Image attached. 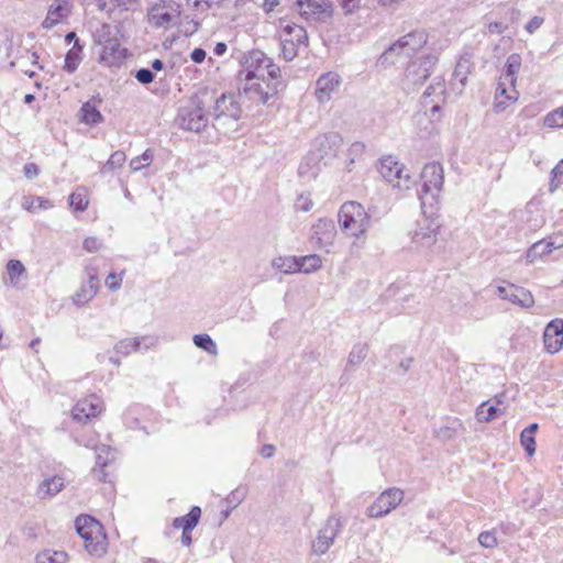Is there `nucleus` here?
<instances>
[{"mask_svg":"<svg viewBox=\"0 0 563 563\" xmlns=\"http://www.w3.org/2000/svg\"><path fill=\"white\" fill-rule=\"evenodd\" d=\"M101 100H89L85 102L78 113L79 120L87 125H96L103 121V115L98 109Z\"/></svg>","mask_w":563,"mask_h":563,"instance_id":"27","label":"nucleus"},{"mask_svg":"<svg viewBox=\"0 0 563 563\" xmlns=\"http://www.w3.org/2000/svg\"><path fill=\"white\" fill-rule=\"evenodd\" d=\"M126 56V49L121 46L118 37H108L99 52V62L108 67L120 65Z\"/></svg>","mask_w":563,"mask_h":563,"instance_id":"19","label":"nucleus"},{"mask_svg":"<svg viewBox=\"0 0 563 563\" xmlns=\"http://www.w3.org/2000/svg\"><path fill=\"white\" fill-rule=\"evenodd\" d=\"M368 347L366 344H356L353 346L347 356V366H358L367 356Z\"/></svg>","mask_w":563,"mask_h":563,"instance_id":"42","label":"nucleus"},{"mask_svg":"<svg viewBox=\"0 0 563 563\" xmlns=\"http://www.w3.org/2000/svg\"><path fill=\"white\" fill-rule=\"evenodd\" d=\"M438 62L435 55H421L411 62L406 70V78L413 85L423 82L433 71Z\"/></svg>","mask_w":563,"mask_h":563,"instance_id":"14","label":"nucleus"},{"mask_svg":"<svg viewBox=\"0 0 563 563\" xmlns=\"http://www.w3.org/2000/svg\"><path fill=\"white\" fill-rule=\"evenodd\" d=\"M75 527L84 541L85 549L96 556H101L107 550V538L102 526L91 516H79Z\"/></svg>","mask_w":563,"mask_h":563,"instance_id":"4","label":"nucleus"},{"mask_svg":"<svg viewBox=\"0 0 563 563\" xmlns=\"http://www.w3.org/2000/svg\"><path fill=\"white\" fill-rule=\"evenodd\" d=\"M66 479L63 475L45 477L37 486V496L53 497L65 487Z\"/></svg>","mask_w":563,"mask_h":563,"instance_id":"28","label":"nucleus"},{"mask_svg":"<svg viewBox=\"0 0 563 563\" xmlns=\"http://www.w3.org/2000/svg\"><path fill=\"white\" fill-rule=\"evenodd\" d=\"M123 274H124V272H122L120 274L110 273L107 276L106 280H104L106 286L110 290H118V289H120L121 285H122V280H123Z\"/></svg>","mask_w":563,"mask_h":563,"instance_id":"51","label":"nucleus"},{"mask_svg":"<svg viewBox=\"0 0 563 563\" xmlns=\"http://www.w3.org/2000/svg\"><path fill=\"white\" fill-rule=\"evenodd\" d=\"M135 78L141 82V84H150L153 81L154 79V75L153 73L147 69V68H142L140 70L136 71V75H135Z\"/></svg>","mask_w":563,"mask_h":563,"instance_id":"54","label":"nucleus"},{"mask_svg":"<svg viewBox=\"0 0 563 563\" xmlns=\"http://www.w3.org/2000/svg\"><path fill=\"white\" fill-rule=\"evenodd\" d=\"M312 206H313V202L310 199V197L307 195H300L296 201L297 209L305 211V212L309 211L312 208Z\"/></svg>","mask_w":563,"mask_h":563,"instance_id":"52","label":"nucleus"},{"mask_svg":"<svg viewBox=\"0 0 563 563\" xmlns=\"http://www.w3.org/2000/svg\"><path fill=\"white\" fill-rule=\"evenodd\" d=\"M199 30V22L189 20L187 16L178 23V32L180 35H194Z\"/></svg>","mask_w":563,"mask_h":563,"instance_id":"49","label":"nucleus"},{"mask_svg":"<svg viewBox=\"0 0 563 563\" xmlns=\"http://www.w3.org/2000/svg\"><path fill=\"white\" fill-rule=\"evenodd\" d=\"M543 22V19L540 18V16H534L533 19H531L528 24L526 25V30L527 32L529 33H533L536 32L542 24Z\"/></svg>","mask_w":563,"mask_h":563,"instance_id":"56","label":"nucleus"},{"mask_svg":"<svg viewBox=\"0 0 563 563\" xmlns=\"http://www.w3.org/2000/svg\"><path fill=\"white\" fill-rule=\"evenodd\" d=\"M521 66V57L518 54H511L506 62L505 71L500 78L507 80L508 84H516L517 74Z\"/></svg>","mask_w":563,"mask_h":563,"instance_id":"36","label":"nucleus"},{"mask_svg":"<svg viewBox=\"0 0 563 563\" xmlns=\"http://www.w3.org/2000/svg\"><path fill=\"white\" fill-rule=\"evenodd\" d=\"M190 56L195 63L200 64L206 58V52L202 48H195Z\"/></svg>","mask_w":563,"mask_h":563,"instance_id":"57","label":"nucleus"},{"mask_svg":"<svg viewBox=\"0 0 563 563\" xmlns=\"http://www.w3.org/2000/svg\"><path fill=\"white\" fill-rule=\"evenodd\" d=\"M87 280L80 288L73 295L71 300L77 307H82L93 299L100 288L98 269L93 266L85 268Z\"/></svg>","mask_w":563,"mask_h":563,"instance_id":"15","label":"nucleus"},{"mask_svg":"<svg viewBox=\"0 0 563 563\" xmlns=\"http://www.w3.org/2000/svg\"><path fill=\"white\" fill-rule=\"evenodd\" d=\"M405 37L402 38H399L398 41H396L394 44H391L389 46L388 49H386L383 55H382V58L385 60V62H394L393 60V57L394 56H410L411 52L413 51V48L416 46H421L422 45V37H410V42L409 41H402Z\"/></svg>","mask_w":563,"mask_h":563,"instance_id":"26","label":"nucleus"},{"mask_svg":"<svg viewBox=\"0 0 563 563\" xmlns=\"http://www.w3.org/2000/svg\"><path fill=\"white\" fill-rule=\"evenodd\" d=\"M225 51H227V45L222 42L217 43V45L214 46V49H213L214 54L219 55V56L223 55Z\"/></svg>","mask_w":563,"mask_h":563,"instance_id":"63","label":"nucleus"},{"mask_svg":"<svg viewBox=\"0 0 563 563\" xmlns=\"http://www.w3.org/2000/svg\"><path fill=\"white\" fill-rule=\"evenodd\" d=\"M519 92L516 89V84H508L507 80L499 78L496 93L494 110L497 113L505 111L510 104L518 100Z\"/></svg>","mask_w":563,"mask_h":563,"instance_id":"23","label":"nucleus"},{"mask_svg":"<svg viewBox=\"0 0 563 563\" xmlns=\"http://www.w3.org/2000/svg\"><path fill=\"white\" fill-rule=\"evenodd\" d=\"M335 235L336 230L332 220L319 219L312 227L311 239L316 240L318 246L325 250L328 253L334 243Z\"/></svg>","mask_w":563,"mask_h":563,"instance_id":"22","label":"nucleus"},{"mask_svg":"<svg viewBox=\"0 0 563 563\" xmlns=\"http://www.w3.org/2000/svg\"><path fill=\"white\" fill-rule=\"evenodd\" d=\"M537 430H538V424L532 423L529 427H527L526 429H523L520 434V443L529 456H532L536 453L534 434H536Z\"/></svg>","mask_w":563,"mask_h":563,"instance_id":"38","label":"nucleus"},{"mask_svg":"<svg viewBox=\"0 0 563 563\" xmlns=\"http://www.w3.org/2000/svg\"><path fill=\"white\" fill-rule=\"evenodd\" d=\"M111 449L108 445L101 444L96 446V463L102 467L107 466L111 461Z\"/></svg>","mask_w":563,"mask_h":563,"instance_id":"50","label":"nucleus"},{"mask_svg":"<svg viewBox=\"0 0 563 563\" xmlns=\"http://www.w3.org/2000/svg\"><path fill=\"white\" fill-rule=\"evenodd\" d=\"M380 176L400 191L409 190L416 184L409 170L391 155L380 158L378 165Z\"/></svg>","mask_w":563,"mask_h":563,"instance_id":"6","label":"nucleus"},{"mask_svg":"<svg viewBox=\"0 0 563 563\" xmlns=\"http://www.w3.org/2000/svg\"><path fill=\"white\" fill-rule=\"evenodd\" d=\"M134 1L135 0H96V5L101 12L112 15L115 12L129 10Z\"/></svg>","mask_w":563,"mask_h":563,"instance_id":"32","label":"nucleus"},{"mask_svg":"<svg viewBox=\"0 0 563 563\" xmlns=\"http://www.w3.org/2000/svg\"><path fill=\"white\" fill-rule=\"evenodd\" d=\"M67 553L64 551L45 550L37 554V563H66Z\"/></svg>","mask_w":563,"mask_h":563,"instance_id":"43","label":"nucleus"},{"mask_svg":"<svg viewBox=\"0 0 563 563\" xmlns=\"http://www.w3.org/2000/svg\"><path fill=\"white\" fill-rule=\"evenodd\" d=\"M364 151V145L362 143H353L350 148H349V154L350 155H358V154H362Z\"/></svg>","mask_w":563,"mask_h":563,"instance_id":"59","label":"nucleus"},{"mask_svg":"<svg viewBox=\"0 0 563 563\" xmlns=\"http://www.w3.org/2000/svg\"><path fill=\"white\" fill-rule=\"evenodd\" d=\"M343 140L340 134L331 132L318 135L312 142V153L320 159L336 156Z\"/></svg>","mask_w":563,"mask_h":563,"instance_id":"16","label":"nucleus"},{"mask_svg":"<svg viewBox=\"0 0 563 563\" xmlns=\"http://www.w3.org/2000/svg\"><path fill=\"white\" fill-rule=\"evenodd\" d=\"M377 2L385 7H387V5L391 7V5H398L399 3L402 2V0H377Z\"/></svg>","mask_w":563,"mask_h":563,"instance_id":"64","label":"nucleus"},{"mask_svg":"<svg viewBox=\"0 0 563 563\" xmlns=\"http://www.w3.org/2000/svg\"><path fill=\"white\" fill-rule=\"evenodd\" d=\"M180 13L178 5H174L166 2L155 3L147 13L148 24L157 27L167 30L170 25L176 23L179 19Z\"/></svg>","mask_w":563,"mask_h":563,"instance_id":"13","label":"nucleus"},{"mask_svg":"<svg viewBox=\"0 0 563 563\" xmlns=\"http://www.w3.org/2000/svg\"><path fill=\"white\" fill-rule=\"evenodd\" d=\"M548 128H563V107L548 113L544 118Z\"/></svg>","mask_w":563,"mask_h":563,"instance_id":"47","label":"nucleus"},{"mask_svg":"<svg viewBox=\"0 0 563 563\" xmlns=\"http://www.w3.org/2000/svg\"><path fill=\"white\" fill-rule=\"evenodd\" d=\"M562 174H563V158L552 169L553 178H556L558 176H560Z\"/></svg>","mask_w":563,"mask_h":563,"instance_id":"61","label":"nucleus"},{"mask_svg":"<svg viewBox=\"0 0 563 563\" xmlns=\"http://www.w3.org/2000/svg\"><path fill=\"white\" fill-rule=\"evenodd\" d=\"M200 515V508L195 506L186 516L175 518L173 526L177 529H181L185 532L191 531L198 525Z\"/></svg>","mask_w":563,"mask_h":563,"instance_id":"33","label":"nucleus"},{"mask_svg":"<svg viewBox=\"0 0 563 563\" xmlns=\"http://www.w3.org/2000/svg\"><path fill=\"white\" fill-rule=\"evenodd\" d=\"M278 4H279V0H264L263 9L265 10V12L269 13Z\"/></svg>","mask_w":563,"mask_h":563,"instance_id":"60","label":"nucleus"},{"mask_svg":"<svg viewBox=\"0 0 563 563\" xmlns=\"http://www.w3.org/2000/svg\"><path fill=\"white\" fill-rule=\"evenodd\" d=\"M342 525L339 518L331 516L319 529L316 539L312 541V552L317 555L324 554L333 544L334 539L341 531Z\"/></svg>","mask_w":563,"mask_h":563,"instance_id":"12","label":"nucleus"},{"mask_svg":"<svg viewBox=\"0 0 563 563\" xmlns=\"http://www.w3.org/2000/svg\"><path fill=\"white\" fill-rule=\"evenodd\" d=\"M422 191L435 197L444 183L443 167L439 163L427 164L421 172Z\"/></svg>","mask_w":563,"mask_h":563,"instance_id":"17","label":"nucleus"},{"mask_svg":"<svg viewBox=\"0 0 563 563\" xmlns=\"http://www.w3.org/2000/svg\"><path fill=\"white\" fill-rule=\"evenodd\" d=\"M273 268L285 273L295 274L299 273L298 257L297 256H278L272 261Z\"/></svg>","mask_w":563,"mask_h":563,"instance_id":"35","label":"nucleus"},{"mask_svg":"<svg viewBox=\"0 0 563 563\" xmlns=\"http://www.w3.org/2000/svg\"><path fill=\"white\" fill-rule=\"evenodd\" d=\"M548 242H550V246L553 247V250L560 249L563 246V233H556L551 236H549Z\"/></svg>","mask_w":563,"mask_h":563,"instance_id":"55","label":"nucleus"},{"mask_svg":"<svg viewBox=\"0 0 563 563\" xmlns=\"http://www.w3.org/2000/svg\"><path fill=\"white\" fill-rule=\"evenodd\" d=\"M410 243L408 249L417 253H427L438 241V230L429 223L418 224L409 232Z\"/></svg>","mask_w":563,"mask_h":563,"instance_id":"11","label":"nucleus"},{"mask_svg":"<svg viewBox=\"0 0 563 563\" xmlns=\"http://www.w3.org/2000/svg\"><path fill=\"white\" fill-rule=\"evenodd\" d=\"M553 247L550 246V242L548 240H541L532 244V246L527 251L526 260L528 264H532L539 258H542L545 255H549L553 252Z\"/></svg>","mask_w":563,"mask_h":563,"instance_id":"34","label":"nucleus"},{"mask_svg":"<svg viewBox=\"0 0 563 563\" xmlns=\"http://www.w3.org/2000/svg\"><path fill=\"white\" fill-rule=\"evenodd\" d=\"M498 413H500V409L494 405L488 406L487 401L482 402L476 409V418L479 422H489L494 420Z\"/></svg>","mask_w":563,"mask_h":563,"instance_id":"39","label":"nucleus"},{"mask_svg":"<svg viewBox=\"0 0 563 563\" xmlns=\"http://www.w3.org/2000/svg\"><path fill=\"white\" fill-rule=\"evenodd\" d=\"M89 203L87 190L85 188H77L69 196V205L76 211H84Z\"/></svg>","mask_w":563,"mask_h":563,"instance_id":"40","label":"nucleus"},{"mask_svg":"<svg viewBox=\"0 0 563 563\" xmlns=\"http://www.w3.org/2000/svg\"><path fill=\"white\" fill-rule=\"evenodd\" d=\"M67 41V45H70L74 41L73 47L68 51L65 57V69L69 73H73L77 69L80 64L81 57V46L79 45L78 37H65Z\"/></svg>","mask_w":563,"mask_h":563,"instance_id":"30","label":"nucleus"},{"mask_svg":"<svg viewBox=\"0 0 563 563\" xmlns=\"http://www.w3.org/2000/svg\"><path fill=\"white\" fill-rule=\"evenodd\" d=\"M239 90L250 100L267 103L283 87L282 70L262 51L243 55L238 75Z\"/></svg>","mask_w":563,"mask_h":563,"instance_id":"1","label":"nucleus"},{"mask_svg":"<svg viewBox=\"0 0 563 563\" xmlns=\"http://www.w3.org/2000/svg\"><path fill=\"white\" fill-rule=\"evenodd\" d=\"M191 543V536H190V531H183V534H181V544L184 547H189Z\"/></svg>","mask_w":563,"mask_h":563,"instance_id":"62","label":"nucleus"},{"mask_svg":"<svg viewBox=\"0 0 563 563\" xmlns=\"http://www.w3.org/2000/svg\"><path fill=\"white\" fill-rule=\"evenodd\" d=\"M103 401L96 395H90L80 399L73 408V418L79 422H86L88 419L98 416L103 410Z\"/></svg>","mask_w":563,"mask_h":563,"instance_id":"18","label":"nucleus"},{"mask_svg":"<svg viewBox=\"0 0 563 563\" xmlns=\"http://www.w3.org/2000/svg\"><path fill=\"white\" fill-rule=\"evenodd\" d=\"M146 340H150V344H146L145 345V349H148L150 345H154L155 343V340L150 338H132V339H124V340H121L119 341L114 349H115V352L119 353V354H122V355H129L131 354L132 352H135V351H139L141 349V344L143 341H146Z\"/></svg>","mask_w":563,"mask_h":563,"instance_id":"31","label":"nucleus"},{"mask_svg":"<svg viewBox=\"0 0 563 563\" xmlns=\"http://www.w3.org/2000/svg\"><path fill=\"white\" fill-rule=\"evenodd\" d=\"M212 89L200 88L178 112L179 125L188 131L199 132L208 124V106L212 101Z\"/></svg>","mask_w":563,"mask_h":563,"instance_id":"2","label":"nucleus"},{"mask_svg":"<svg viewBox=\"0 0 563 563\" xmlns=\"http://www.w3.org/2000/svg\"><path fill=\"white\" fill-rule=\"evenodd\" d=\"M444 103V80L441 77H437L422 95L421 104L424 109L423 115H429L431 119H438V113Z\"/></svg>","mask_w":563,"mask_h":563,"instance_id":"9","label":"nucleus"},{"mask_svg":"<svg viewBox=\"0 0 563 563\" xmlns=\"http://www.w3.org/2000/svg\"><path fill=\"white\" fill-rule=\"evenodd\" d=\"M84 249L87 251V252H97L100 250L101 247V242L97 239V238H93V236H89V238H86L85 241H84Z\"/></svg>","mask_w":563,"mask_h":563,"instance_id":"53","label":"nucleus"},{"mask_svg":"<svg viewBox=\"0 0 563 563\" xmlns=\"http://www.w3.org/2000/svg\"><path fill=\"white\" fill-rule=\"evenodd\" d=\"M71 11V4L67 0H54L47 10L46 18L42 22L45 30H49L58 23L63 22Z\"/></svg>","mask_w":563,"mask_h":563,"instance_id":"25","label":"nucleus"},{"mask_svg":"<svg viewBox=\"0 0 563 563\" xmlns=\"http://www.w3.org/2000/svg\"><path fill=\"white\" fill-rule=\"evenodd\" d=\"M339 223L345 234L358 238L369 228L371 218L361 203L349 201L341 206Z\"/></svg>","mask_w":563,"mask_h":563,"instance_id":"5","label":"nucleus"},{"mask_svg":"<svg viewBox=\"0 0 563 563\" xmlns=\"http://www.w3.org/2000/svg\"><path fill=\"white\" fill-rule=\"evenodd\" d=\"M282 54L286 60H292L297 55H299L300 51L305 49L308 46V37H286L280 43Z\"/></svg>","mask_w":563,"mask_h":563,"instance_id":"29","label":"nucleus"},{"mask_svg":"<svg viewBox=\"0 0 563 563\" xmlns=\"http://www.w3.org/2000/svg\"><path fill=\"white\" fill-rule=\"evenodd\" d=\"M544 350L550 354L559 353L563 347V320L550 321L543 332Z\"/></svg>","mask_w":563,"mask_h":563,"instance_id":"21","label":"nucleus"},{"mask_svg":"<svg viewBox=\"0 0 563 563\" xmlns=\"http://www.w3.org/2000/svg\"><path fill=\"white\" fill-rule=\"evenodd\" d=\"M3 283L14 289H23L27 284V273L24 265L18 260H10L5 266Z\"/></svg>","mask_w":563,"mask_h":563,"instance_id":"24","label":"nucleus"},{"mask_svg":"<svg viewBox=\"0 0 563 563\" xmlns=\"http://www.w3.org/2000/svg\"><path fill=\"white\" fill-rule=\"evenodd\" d=\"M478 542L483 548L494 549L498 545L495 530L483 531L478 536Z\"/></svg>","mask_w":563,"mask_h":563,"instance_id":"48","label":"nucleus"},{"mask_svg":"<svg viewBox=\"0 0 563 563\" xmlns=\"http://www.w3.org/2000/svg\"><path fill=\"white\" fill-rule=\"evenodd\" d=\"M275 454V448L272 444H265L261 450V455L265 459H269Z\"/></svg>","mask_w":563,"mask_h":563,"instance_id":"58","label":"nucleus"},{"mask_svg":"<svg viewBox=\"0 0 563 563\" xmlns=\"http://www.w3.org/2000/svg\"><path fill=\"white\" fill-rule=\"evenodd\" d=\"M295 9L301 18L312 23H327L333 15L330 0H296Z\"/></svg>","mask_w":563,"mask_h":563,"instance_id":"8","label":"nucleus"},{"mask_svg":"<svg viewBox=\"0 0 563 563\" xmlns=\"http://www.w3.org/2000/svg\"><path fill=\"white\" fill-rule=\"evenodd\" d=\"M192 341L197 347L206 351L207 353L211 355L218 354L217 344L209 334H195Z\"/></svg>","mask_w":563,"mask_h":563,"instance_id":"41","label":"nucleus"},{"mask_svg":"<svg viewBox=\"0 0 563 563\" xmlns=\"http://www.w3.org/2000/svg\"><path fill=\"white\" fill-rule=\"evenodd\" d=\"M212 101L208 106L209 115L218 128H234L242 117V107L232 93L218 95L212 90Z\"/></svg>","mask_w":563,"mask_h":563,"instance_id":"3","label":"nucleus"},{"mask_svg":"<svg viewBox=\"0 0 563 563\" xmlns=\"http://www.w3.org/2000/svg\"><path fill=\"white\" fill-rule=\"evenodd\" d=\"M405 493L398 487H390L382 492L366 508V516L371 519H379L389 515L404 500Z\"/></svg>","mask_w":563,"mask_h":563,"instance_id":"7","label":"nucleus"},{"mask_svg":"<svg viewBox=\"0 0 563 563\" xmlns=\"http://www.w3.org/2000/svg\"><path fill=\"white\" fill-rule=\"evenodd\" d=\"M470 73V63L467 59H460L453 73V79L459 81L461 87H464Z\"/></svg>","mask_w":563,"mask_h":563,"instance_id":"46","label":"nucleus"},{"mask_svg":"<svg viewBox=\"0 0 563 563\" xmlns=\"http://www.w3.org/2000/svg\"><path fill=\"white\" fill-rule=\"evenodd\" d=\"M343 79L336 71H327L318 77L314 85V98L319 104L330 102L336 96Z\"/></svg>","mask_w":563,"mask_h":563,"instance_id":"10","label":"nucleus"},{"mask_svg":"<svg viewBox=\"0 0 563 563\" xmlns=\"http://www.w3.org/2000/svg\"><path fill=\"white\" fill-rule=\"evenodd\" d=\"M497 295L505 300H508L521 308H530L534 305V298L532 294L523 288L512 284L497 287Z\"/></svg>","mask_w":563,"mask_h":563,"instance_id":"20","label":"nucleus"},{"mask_svg":"<svg viewBox=\"0 0 563 563\" xmlns=\"http://www.w3.org/2000/svg\"><path fill=\"white\" fill-rule=\"evenodd\" d=\"M323 261L321 256L317 254H310L298 257L299 273L310 274L319 271L322 267Z\"/></svg>","mask_w":563,"mask_h":563,"instance_id":"37","label":"nucleus"},{"mask_svg":"<svg viewBox=\"0 0 563 563\" xmlns=\"http://www.w3.org/2000/svg\"><path fill=\"white\" fill-rule=\"evenodd\" d=\"M154 159V154L151 150H146L142 153V155L134 157L130 162V169L132 173H136L142 170L143 168L150 166Z\"/></svg>","mask_w":563,"mask_h":563,"instance_id":"44","label":"nucleus"},{"mask_svg":"<svg viewBox=\"0 0 563 563\" xmlns=\"http://www.w3.org/2000/svg\"><path fill=\"white\" fill-rule=\"evenodd\" d=\"M126 161V155L122 151H115L111 154L109 159L106 162V164L102 166L101 172L102 173H109L113 172L117 168H120L123 166V164Z\"/></svg>","mask_w":563,"mask_h":563,"instance_id":"45","label":"nucleus"}]
</instances>
